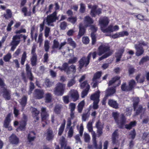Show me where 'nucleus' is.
Segmentation results:
<instances>
[{"label":"nucleus","mask_w":149,"mask_h":149,"mask_svg":"<svg viewBox=\"0 0 149 149\" xmlns=\"http://www.w3.org/2000/svg\"><path fill=\"white\" fill-rule=\"evenodd\" d=\"M58 19L56 12H54L52 14L48 15L47 17L44 18L43 22L40 24V31L41 32L43 31L45 22L46 23L48 26H54V22L58 20Z\"/></svg>","instance_id":"obj_1"},{"label":"nucleus","mask_w":149,"mask_h":149,"mask_svg":"<svg viewBox=\"0 0 149 149\" xmlns=\"http://www.w3.org/2000/svg\"><path fill=\"white\" fill-rule=\"evenodd\" d=\"M23 38L24 42H25V40L27 38V36L22 34L16 35L13 36L12 40L10 43V46H11L10 50L14 51L16 47L19 44L20 42V39Z\"/></svg>","instance_id":"obj_2"},{"label":"nucleus","mask_w":149,"mask_h":149,"mask_svg":"<svg viewBox=\"0 0 149 149\" xmlns=\"http://www.w3.org/2000/svg\"><path fill=\"white\" fill-rule=\"evenodd\" d=\"M98 55L100 56L105 52H108L99 58L98 59L99 61L107 58L112 54L111 52L109 51L110 47L108 46L105 45H102L100 46L98 48Z\"/></svg>","instance_id":"obj_3"},{"label":"nucleus","mask_w":149,"mask_h":149,"mask_svg":"<svg viewBox=\"0 0 149 149\" xmlns=\"http://www.w3.org/2000/svg\"><path fill=\"white\" fill-rule=\"evenodd\" d=\"M112 115L119 127L122 128L126 122V119L125 116L123 114L119 115V113L117 112H113Z\"/></svg>","instance_id":"obj_4"},{"label":"nucleus","mask_w":149,"mask_h":149,"mask_svg":"<svg viewBox=\"0 0 149 149\" xmlns=\"http://www.w3.org/2000/svg\"><path fill=\"white\" fill-rule=\"evenodd\" d=\"M97 55V53L96 52H93L90 53L87 58L85 57H83L79 61V68L81 69L85 65V67H86L89 63L90 58L92 55V57L93 59L95 58Z\"/></svg>","instance_id":"obj_5"},{"label":"nucleus","mask_w":149,"mask_h":149,"mask_svg":"<svg viewBox=\"0 0 149 149\" xmlns=\"http://www.w3.org/2000/svg\"><path fill=\"white\" fill-rule=\"evenodd\" d=\"M65 84L60 82L58 83L54 89V94L57 96L62 95L65 90Z\"/></svg>","instance_id":"obj_6"},{"label":"nucleus","mask_w":149,"mask_h":149,"mask_svg":"<svg viewBox=\"0 0 149 149\" xmlns=\"http://www.w3.org/2000/svg\"><path fill=\"white\" fill-rule=\"evenodd\" d=\"M109 22V20L107 17H104L101 18L99 20V23L101 29L106 27L108 24Z\"/></svg>","instance_id":"obj_7"},{"label":"nucleus","mask_w":149,"mask_h":149,"mask_svg":"<svg viewBox=\"0 0 149 149\" xmlns=\"http://www.w3.org/2000/svg\"><path fill=\"white\" fill-rule=\"evenodd\" d=\"M66 44L65 42L61 43L60 44L58 41L56 40H53V45L52 47V48L53 49H58V50H61L63 47Z\"/></svg>","instance_id":"obj_8"},{"label":"nucleus","mask_w":149,"mask_h":149,"mask_svg":"<svg viewBox=\"0 0 149 149\" xmlns=\"http://www.w3.org/2000/svg\"><path fill=\"white\" fill-rule=\"evenodd\" d=\"M97 6H93L91 8L90 14L93 17H95L96 15H99L102 13V9L100 8L97 9Z\"/></svg>","instance_id":"obj_9"},{"label":"nucleus","mask_w":149,"mask_h":149,"mask_svg":"<svg viewBox=\"0 0 149 149\" xmlns=\"http://www.w3.org/2000/svg\"><path fill=\"white\" fill-rule=\"evenodd\" d=\"M1 91L3 93V97L6 100H9L10 99V91L5 87H1Z\"/></svg>","instance_id":"obj_10"},{"label":"nucleus","mask_w":149,"mask_h":149,"mask_svg":"<svg viewBox=\"0 0 149 149\" xmlns=\"http://www.w3.org/2000/svg\"><path fill=\"white\" fill-rule=\"evenodd\" d=\"M69 94L73 101L75 102L78 99L79 95L77 90L74 89L70 90L69 92Z\"/></svg>","instance_id":"obj_11"},{"label":"nucleus","mask_w":149,"mask_h":149,"mask_svg":"<svg viewBox=\"0 0 149 149\" xmlns=\"http://www.w3.org/2000/svg\"><path fill=\"white\" fill-rule=\"evenodd\" d=\"M91 29L93 32L91 33V37L92 40V44L94 45L96 42V37L94 32H95L97 30V28L95 26L91 25Z\"/></svg>","instance_id":"obj_12"},{"label":"nucleus","mask_w":149,"mask_h":149,"mask_svg":"<svg viewBox=\"0 0 149 149\" xmlns=\"http://www.w3.org/2000/svg\"><path fill=\"white\" fill-rule=\"evenodd\" d=\"M125 51V48L123 47L120 49L116 53L115 57L116 58V62H118L120 61V58L122 57L123 54Z\"/></svg>","instance_id":"obj_13"},{"label":"nucleus","mask_w":149,"mask_h":149,"mask_svg":"<svg viewBox=\"0 0 149 149\" xmlns=\"http://www.w3.org/2000/svg\"><path fill=\"white\" fill-rule=\"evenodd\" d=\"M41 116L42 121L44 120H47L49 117V114L46 111V108L45 107H42L41 108Z\"/></svg>","instance_id":"obj_14"},{"label":"nucleus","mask_w":149,"mask_h":149,"mask_svg":"<svg viewBox=\"0 0 149 149\" xmlns=\"http://www.w3.org/2000/svg\"><path fill=\"white\" fill-rule=\"evenodd\" d=\"M134 47L136 50V55L139 56L142 55L144 52L143 48L141 46H139L137 44L134 45Z\"/></svg>","instance_id":"obj_15"},{"label":"nucleus","mask_w":149,"mask_h":149,"mask_svg":"<svg viewBox=\"0 0 149 149\" xmlns=\"http://www.w3.org/2000/svg\"><path fill=\"white\" fill-rule=\"evenodd\" d=\"M44 92L43 90L36 89L35 90V96L37 99H40L43 98Z\"/></svg>","instance_id":"obj_16"},{"label":"nucleus","mask_w":149,"mask_h":149,"mask_svg":"<svg viewBox=\"0 0 149 149\" xmlns=\"http://www.w3.org/2000/svg\"><path fill=\"white\" fill-rule=\"evenodd\" d=\"M76 70V68L74 66L72 65L70 67H68V63H67V67L64 71L66 72L67 74H69L72 73L73 74H74Z\"/></svg>","instance_id":"obj_17"},{"label":"nucleus","mask_w":149,"mask_h":149,"mask_svg":"<svg viewBox=\"0 0 149 149\" xmlns=\"http://www.w3.org/2000/svg\"><path fill=\"white\" fill-rule=\"evenodd\" d=\"M100 93V92L99 90L96 91L94 94L91 95L90 97L91 99L93 100L94 101L99 102Z\"/></svg>","instance_id":"obj_18"},{"label":"nucleus","mask_w":149,"mask_h":149,"mask_svg":"<svg viewBox=\"0 0 149 149\" xmlns=\"http://www.w3.org/2000/svg\"><path fill=\"white\" fill-rule=\"evenodd\" d=\"M54 137V134L52 130L50 129H48L46 132V139L49 141L52 140Z\"/></svg>","instance_id":"obj_19"},{"label":"nucleus","mask_w":149,"mask_h":149,"mask_svg":"<svg viewBox=\"0 0 149 149\" xmlns=\"http://www.w3.org/2000/svg\"><path fill=\"white\" fill-rule=\"evenodd\" d=\"M26 70L28 77L31 81H32L33 80V76L31 73V69L30 68L29 65L28 64H26Z\"/></svg>","instance_id":"obj_20"},{"label":"nucleus","mask_w":149,"mask_h":149,"mask_svg":"<svg viewBox=\"0 0 149 149\" xmlns=\"http://www.w3.org/2000/svg\"><path fill=\"white\" fill-rule=\"evenodd\" d=\"M93 137V144L95 149H102V143L101 142H100L99 145L98 146L97 144L96 141V135L92 136Z\"/></svg>","instance_id":"obj_21"},{"label":"nucleus","mask_w":149,"mask_h":149,"mask_svg":"<svg viewBox=\"0 0 149 149\" xmlns=\"http://www.w3.org/2000/svg\"><path fill=\"white\" fill-rule=\"evenodd\" d=\"M85 32V29L84 26H83L82 24L81 23L79 24V31L78 35V38H80L83 36Z\"/></svg>","instance_id":"obj_22"},{"label":"nucleus","mask_w":149,"mask_h":149,"mask_svg":"<svg viewBox=\"0 0 149 149\" xmlns=\"http://www.w3.org/2000/svg\"><path fill=\"white\" fill-rule=\"evenodd\" d=\"M115 92V89L112 87L110 88H108L106 91V94L105 95V97L103 99V101H104L105 100L106 98L107 97L109 96H110L114 93Z\"/></svg>","instance_id":"obj_23"},{"label":"nucleus","mask_w":149,"mask_h":149,"mask_svg":"<svg viewBox=\"0 0 149 149\" xmlns=\"http://www.w3.org/2000/svg\"><path fill=\"white\" fill-rule=\"evenodd\" d=\"M10 142L13 144H17L19 142V139L17 136L14 134H12L9 137Z\"/></svg>","instance_id":"obj_24"},{"label":"nucleus","mask_w":149,"mask_h":149,"mask_svg":"<svg viewBox=\"0 0 149 149\" xmlns=\"http://www.w3.org/2000/svg\"><path fill=\"white\" fill-rule=\"evenodd\" d=\"M118 130H116L112 134V142L113 144H116L118 142Z\"/></svg>","instance_id":"obj_25"},{"label":"nucleus","mask_w":149,"mask_h":149,"mask_svg":"<svg viewBox=\"0 0 149 149\" xmlns=\"http://www.w3.org/2000/svg\"><path fill=\"white\" fill-rule=\"evenodd\" d=\"M12 115V113H9L7 115L4 123V126L5 127L7 128L9 126L11 120L10 117Z\"/></svg>","instance_id":"obj_26"},{"label":"nucleus","mask_w":149,"mask_h":149,"mask_svg":"<svg viewBox=\"0 0 149 149\" xmlns=\"http://www.w3.org/2000/svg\"><path fill=\"white\" fill-rule=\"evenodd\" d=\"M87 127L89 132L91 133L92 136L96 135L95 132L93 131L92 126V123L89 121L87 124Z\"/></svg>","instance_id":"obj_27"},{"label":"nucleus","mask_w":149,"mask_h":149,"mask_svg":"<svg viewBox=\"0 0 149 149\" xmlns=\"http://www.w3.org/2000/svg\"><path fill=\"white\" fill-rule=\"evenodd\" d=\"M120 77H116L112 79L109 81V85L110 86L112 85V84L114 83L115 82H118V84L117 86L119 85L120 83V81L119 80Z\"/></svg>","instance_id":"obj_28"},{"label":"nucleus","mask_w":149,"mask_h":149,"mask_svg":"<svg viewBox=\"0 0 149 149\" xmlns=\"http://www.w3.org/2000/svg\"><path fill=\"white\" fill-rule=\"evenodd\" d=\"M108 104L110 106L115 109L118 108V104L115 101L112 100H110L108 102Z\"/></svg>","instance_id":"obj_29"},{"label":"nucleus","mask_w":149,"mask_h":149,"mask_svg":"<svg viewBox=\"0 0 149 149\" xmlns=\"http://www.w3.org/2000/svg\"><path fill=\"white\" fill-rule=\"evenodd\" d=\"M84 23L86 24L85 26H87L88 25L93 24V22L92 18L88 16H87L84 18Z\"/></svg>","instance_id":"obj_30"},{"label":"nucleus","mask_w":149,"mask_h":149,"mask_svg":"<svg viewBox=\"0 0 149 149\" xmlns=\"http://www.w3.org/2000/svg\"><path fill=\"white\" fill-rule=\"evenodd\" d=\"M35 138V134L34 132L32 131L30 132L28 136V141L30 142H32L34 141Z\"/></svg>","instance_id":"obj_31"},{"label":"nucleus","mask_w":149,"mask_h":149,"mask_svg":"<svg viewBox=\"0 0 149 149\" xmlns=\"http://www.w3.org/2000/svg\"><path fill=\"white\" fill-rule=\"evenodd\" d=\"M102 31L104 33L109 32L111 33L113 32V25H109L107 28L105 29V27L101 29Z\"/></svg>","instance_id":"obj_32"},{"label":"nucleus","mask_w":149,"mask_h":149,"mask_svg":"<svg viewBox=\"0 0 149 149\" xmlns=\"http://www.w3.org/2000/svg\"><path fill=\"white\" fill-rule=\"evenodd\" d=\"M133 107L134 109H135L139 102V99L138 97H135L133 98Z\"/></svg>","instance_id":"obj_33"},{"label":"nucleus","mask_w":149,"mask_h":149,"mask_svg":"<svg viewBox=\"0 0 149 149\" xmlns=\"http://www.w3.org/2000/svg\"><path fill=\"white\" fill-rule=\"evenodd\" d=\"M52 98V94L49 93H46L45 95V102L49 103L51 102Z\"/></svg>","instance_id":"obj_34"},{"label":"nucleus","mask_w":149,"mask_h":149,"mask_svg":"<svg viewBox=\"0 0 149 149\" xmlns=\"http://www.w3.org/2000/svg\"><path fill=\"white\" fill-rule=\"evenodd\" d=\"M26 121H21L20 123V125L18 129L21 131L24 130L26 129Z\"/></svg>","instance_id":"obj_35"},{"label":"nucleus","mask_w":149,"mask_h":149,"mask_svg":"<svg viewBox=\"0 0 149 149\" xmlns=\"http://www.w3.org/2000/svg\"><path fill=\"white\" fill-rule=\"evenodd\" d=\"M84 105V101H81L79 103L78 105L77 106V109L79 113H81Z\"/></svg>","instance_id":"obj_36"},{"label":"nucleus","mask_w":149,"mask_h":149,"mask_svg":"<svg viewBox=\"0 0 149 149\" xmlns=\"http://www.w3.org/2000/svg\"><path fill=\"white\" fill-rule=\"evenodd\" d=\"M50 41L47 40H45L44 41V48L45 51L48 52L50 48Z\"/></svg>","instance_id":"obj_37"},{"label":"nucleus","mask_w":149,"mask_h":149,"mask_svg":"<svg viewBox=\"0 0 149 149\" xmlns=\"http://www.w3.org/2000/svg\"><path fill=\"white\" fill-rule=\"evenodd\" d=\"M27 98V96H24L21 99V101H20V103L23 107L22 110L24 108V107L26 104Z\"/></svg>","instance_id":"obj_38"},{"label":"nucleus","mask_w":149,"mask_h":149,"mask_svg":"<svg viewBox=\"0 0 149 149\" xmlns=\"http://www.w3.org/2000/svg\"><path fill=\"white\" fill-rule=\"evenodd\" d=\"M136 124V122L135 121H132L129 124H126L125 125V127L127 129L130 130L132 127L135 126Z\"/></svg>","instance_id":"obj_39"},{"label":"nucleus","mask_w":149,"mask_h":149,"mask_svg":"<svg viewBox=\"0 0 149 149\" xmlns=\"http://www.w3.org/2000/svg\"><path fill=\"white\" fill-rule=\"evenodd\" d=\"M31 64L32 66H35L36 64L37 61V55H32L31 58Z\"/></svg>","instance_id":"obj_40"},{"label":"nucleus","mask_w":149,"mask_h":149,"mask_svg":"<svg viewBox=\"0 0 149 149\" xmlns=\"http://www.w3.org/2000/svg\"><path fill=\"white\" fill-rule=\"evenodd\" d=\"M141 74H138L136 77L135 79L137 82L142 83L144 81L145 77L143 76L140 78Z\"/></svg>","instance_id":"obj_41"},{"label":"nucleus","mask_w":149,"mask_h":149,"mask_svg":"<svg viewBox=\"0 0 149 149\" xmlns=\"http://www.w3.org/2000/svg\"><path fill=\"white\" fill-rule=\"evenodd\" d=\"M67 42L68 43L72 46L73 48H74L76 47V44L72 38H68L67 39Z\"/></svg>","instance_id":"obj_42"},{"label":"nucleus","mask_w":149,"mask_h":149,"mask_svg":"<svg viewBox=\"0 0 149 149\" xmlns=\"http://www.w3.org/2000/svg\"><path fill=\"white\" fill-rule=\"evenodd\" d=\"M135 81L133 79L130 81L128 82V86L131 90L136 86Z\"/></svg>","instance_id":"obj_43"},{"label":"nucleus","mask_w":149,"mask_h":149,"mask_svg":"<svg viewBox=\"0 0 149 149\" xmlns=\"http://www.w3.org/2000/svg\"><path fill=\"white\" fill-rule=\"evenodd\" d=\"M121 88L124 91H127L131 90L129 86L127 85L125 83L121 85Z\"/></svg>","instance_id":"obj_44"},{"label":"nucleus","mask_w":149,"mask_h":149,"mask_svg":"<svg viewBox=\"0 0 149 149\" xmlns=\"http://www.w3.org/2000/svg\"><path fill=\"white\" fill-rule=\"evenodd\" d=\"M26 58V52H24L21 58V63L22 65H24Z\"/></svg>","instance_id":"obj_45"},{"label":"nucleus","mask_w":149,"mask_h":149,"mask_svg":"<svg viewBox=\"0 0 149 149\" xmlns=\"http://www.w3.org/2000/svg\"><path fill=\"white\" fill-rule=\"evenodd\" d=\"M134 110H136L135 115H137L142 112L143 109L141 105H139L137 106L135 109Z\"/></svg>","instance_id":"obj_46"},{"label":"nucleus","mask_w":149,"mask_h":149,"mask_svg":"<svg viewBox=\"0 0 149 149\" xmlns=\"http://www.w3.org/2000/svg\"><path fill=\"white\" fill-rule=\"evenodd\" d=\"M3 16L6 19H8L11 18L12 16V13L11 10L8 9H7L6 10V14H4Z\"/></svg>","instance_id":"obj_47"},{"label":"nucleus","mask_w":149,"mask_h":149,"mask_svg":"<svg viewBox=\"0 0 149 149\" xmlns=\"http://www.w3.org/2000/svg\"><path fill=\"white\" fill-rule=\"evenodd\" d=\"M149 60V57L148 56H146L142 58L139 62L140 65L143 64V63L148 61Z\"/></svg>","instance_id":"obj_48"},{"label":"nucleus","mask_w":149,"mask_h":149,"mask_svg":"<svg viewBox=\"0 0 149 149\" xmlns=\"http://www.w3.org/2000/svg\"><path fill=\"white\" fill-rule=\"evenodd\" d=\"M81 87L82 88H87V90H89L90 87L86 81H85L81 83Z\"/></svg>","instance_id":"obj_49"},{"label":"nucleus","mask_w":149,"mask_h":149,"mask_svg":"<svg viewBox=\"0 0 149 149\" xmlns=\"http://www.w3.org/2000/svg\"><path fill=\"white\" fill-rule=\"evenodd\" d=\"M101 74L102 72H98L95 73L93 79V81H95L97 79L99 78L101 76Z\"/></svg>","instance_id":"obj_50"},{"label":"nucleus","mask_w":149,"mask_h":149,"mask_svg":"<svg viewBox=\"0 0 149 149\" xmlns=\"http://www.w3.org/2000/svg\"><path fill=\"white\" fill-rule=\"evenodd\" d=\"M50 31V28L46 26L44 31L45 36L46 38H47L49 36Z\"/></svg>","instance_id":"obj_51"},{"label":"nucleus","mask_w":149,"mask_h":149,"mask_svg":"<svg viewBox=\"0 0 149 149\" xmlns=\"http://www.w3.org/2000/svg\"><path fill=\"white\" fill-rule=\"evenodd\" d=\"M84 138L86 142L88 143L90 140V137L88 134L85 132L84 134Z\"/></svg>","instance_id":"obj_52"},{"label":"nucleus","mask_w":149,"mask_h":149,"mask_svg":"<svg viewBox=\"0 0 149 149\" xmlns=\"http://www.w3.org/2000/svg\"><path fill=\"white\" fill-rule=\"evenodd\" d=\"M11 58V55L10 53H8L3 57L4 60L5 62H8Z\"/></svg>","instance_id":"obj_53"},{"label":"nucleus","mask_w":149,"mask_h":149,"mask_svg":"<svg viewBox=\"0 0 149 149\" xmlns=\"http://www.w3.org/2000/svg\"><path fill=\"white\" fill-rule=\"evenodd\" d=\"M74 126H71L69 128V131L68 132V136L70 137H71L73 134V129Z\"/></svg>","instance_id":"obj_54"},{"label":"nucleus","mask_w":149,"mask_h":149,"mask_svg":"<svg viewBox=\"0 0 149 149\" xmlns=\"http://www.w3.org/2000/svg\"><path fill=\"white\" fill-rule=\"evenodd\" d=\"M65 126V123L62 124L58 130V134L59 135H61L63 131Z\"/></svg>","instance_id":"obj_55"},{"label":"nucleus","mask_w":149,"mask_h":149,"mask_svg":"<svg viewBox=\"0 0 149 149\" xmlns=\"http://www.w3.org/2000/svg\"><path fill=\"white\" fill-rule=\"evenodd\" d=\"M45 84L48 87H50L53 85L54 82L51 81L49 79H46L45 81Z\"/></svg>","instance_id":"obj_56"},{"label":"nucleus","mask_w":149,"mask_h":149,"mask_svg":"<svg viewBox=\"0 0 149 149\" xmlns=\"http://www.w3.org/2000/svg\"><path fill=\"white\" fill-rule=\"evenodd\" d=\"M80 7L79 10L80 12L81 13H84L85 12L86 9L85 4L83 3H81L80 4Z\"/></svg>","instance_id":"obj_57"},{"label":"nucleus","mask_w":149,"mask_h":149,"mask_svg":"<svg viewBox=\"0 0 149 149\" xmlns=\"http://www.w3.org/2000/svg\"><path fill=\"white\" fill-rule=\"evenodd\" d=\"M75 83V80L73 79H71L68 81L67 84V86L69 87L72 86L74 85Z\"/></svg>","instance_id":"obj_58"},{"label":"nucleus","mask_w":149,"mask_h":149,"mask_svg":"<svg viewBox=\"0 0 149 149\" xmlns=\"http://www.w3.org/2000/svg\"><path fill=\"white\" fill-rule=\"evenodd\" d=\"M67 26V25L66 22H63L61 23L60 25V27L61 29L64 30L66 29Z\"/></svg>","instance_id":"obj_59"},{"label":"nucleus","mask_w":149,"mask_h":149,"mask_svg":"<svg viewBox=\"0 0 149 149\" xmlns=\"http://www.w3.org/2000/svg\"><path fill=\"white\" fill-rule=\"evenodd\" d=\"M34 88L35 86L33 82H31L29 86V90L28 92L29 95H30L32 93V91L34 89Z\"/></svg>","instance_id":"obj_60"},{"label":"nucleus","mask_w":149,"mask_h":149,"mask_svg":"<svg viewBox=\"0 0 149 149\" xmlns=\"http://www.w3.org/2000/svg\"><path fill=\"white\" fill-rule=\"evenodd\" d=\"M76 107V104L73 103H71L69 105V109L70 111H74Z\"/></svg>","instance_id":"obj_61"},{"label":"nucleus","mask_w":149,"mask_h":149,"mask_svg":"<svg viewBox=\"0 0 149 149\" xmlns=\"http://www.w3.org/2000/svg\"><path fill=\"white\" fill-rule=\"evenodd\" d=\"M77 20V18L76 17H70L68 18L67 21L72 23L73 24L75 23Z\"/></svg>","instance_id":"obj_62"},{"label":"nucleus","mask_w":149,"mask_h":149,"mask_svg":"<svg viewBox=\"0 0 149 149\" xmlns=\"http://www.w3.org/2000/svg\"><path fill=\"white\" fill-rule=\"evenodd\" d=\"M61 106L59 105H56L54 108V111L57 114L61 112Z\"/></svg>","instance_id":"obj_63"},{"label":"nucleus","mask_w":149,"mask_h":149,"mask_svg":"<svg viewBox=\"0 0 149 149\" xmlns=\"http://www.w3.org/2000/svg\"><path fill=\"white\" fill-rule=\"evenodd\" d=\"M96 127L97 129H103V128L102 124L100 121H97L96 124Z\"/></svg>","instance_id":"obj_64"}]
</instances>
